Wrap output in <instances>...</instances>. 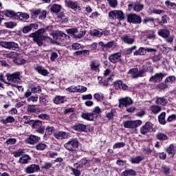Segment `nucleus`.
Listing matches in <instances>:
<instances>
[{
	"label": "nucleus",
	"mask_w": 176,
	"mask_h": 176,
	"mask_svg": "<svg viewBox=\"0 0 176 176\" xmlns=\"http://www.w3.org/2000/svg\"><path fill=\"white\" fill-rule=\"evenodd\" d=\"M79 146V142L77 139H72L67 143L64 144V147L67 149V151H76L77 148Z\"/></svg>",
	"instance_id": "1"
},
{
	"label": "nucleus",
	"mask_w": 176,
	"mask_h": 176,
	"mask_svg": "<svg viewBox=\"0 0 176 176\" xmlns=\"http://www.w3.org/2000/svg\"><path fill=\"white\" fill-rule=\"evenodd\" d=\"M140 134L143 135H146L148 133H152V131H153V124L151 122H146L145 124L140 128Z\"/></svg>",
	"instance_id": "2"
},
{
	"label": "nucleus",
	"mask_w": 176,
	"mask_h": 176,
	"mask_svg": "<svg viewBox=\"0 0 176 176\" xmlns=\"http://www.w3.org/2000/svg\"><path fill=\"white\" fill-rule=\"evenodd\" d=\"M123 124L125 129H135L136 127H138L142 124V121L140 120L135 121H124Z\"/></svg>",
	"instance_id": "3"
},
{
	"label": "nucleus",
	"mask_w": 176,
	"mask_h": 176,
	"mask_svg": "<svg viewBox=\"0 0 176 176\" xmlns=\"http://www.w3.org/2000/svg\"><path fill=\"white\" fill-rule=\"evenodd\" d=\"M41 171V167L38 164H32L24 168V173L26 174H34Z\"/></svg>",
	"instance_id": "4"
},
{
	"label": "nucleus",
	"mask_w": 176,
	"mask_h": 176,
	"mask_svg": "<svg viewBox=\"0 0 176 176\" xmlns=\"http://www.w3.org/2000/svg\"><path fill=\"white\" fill-rule=\"evenodd\" d=\"M126 17L128 23H133V24H141L142 21L141 16L135 14H129Z\"/></svg>",
	"instance_id": "5"
},
{
	"label": "nucleus",
	"mask_w": 176,
	"mask_h": 176,
	"mask_svg": "<svg viewBox=\"0 0 176 176\" xmlns=\"http://www.w3.org/2000/svg\"><path fill=\"white\" fill-rule=\"evenodd\" d=\"M7 80L12 82V83H19L20 82V72H16L14 74H6Z\"/></svg>",
	"instance_id": "6"
},
{
	"label": "nucleus",
	"mask_w": 176,
	"mask_h": 176,
	"mask_svg": "<svg viewBox=\"0 0 176 176\" xmlns=\"http://www.w3.org/2000/svg\"><path fill=\"white\" fill-rule=\"evenodd\" d=\"M109 17L118 19L120 21L124 20V14L122 10H114L109 13Z\"/></svg>",
	"instance_id": "7"
},
{
	"label": "nucleus",
	"mask_w": 176,
	"mask_h": 176,
	"mask_svg": "<svg viewBox=\"0 0 176 176\" xmlns=\"http://www.w3.org/2000/svg\"><path fill=\"white\" fill-rule=\"evenodd\" d=\"M32 127L33 129H36V133H38L39 134L45 133V127L42 125V122L39 120L34 121Z\"/></svg>",
	"instance_id": "8"
},
{
	"label": "nucleus",
	"mask_w": 176,
	"mask_h": 176,
	"mask_svg": "<svg viewBox=\"0 0 176 176\" xmlns=\"http://www.w3.org/2000/svg\"><path fill=\"white\" fill-rule=\"evenodd\" d=\"M167 76L166 73H157L154 76L150 78V82H153V83H159L163 80V78Z\"/></svg>",
	"instance_id": "9"
},
{
	"label": "nucleus",
	"mask_w": 176,
	"mask_h": 176,
	"mask_svg": "<svg viewBox=\"0 0 176 176\" xmlns=\"http://www.w3.org/2000/svg\"><path fill=\"white\" fill-rule=\"evenodd\" d=\"M128 8L129 10L133 9L135 12H141V10L144 9V5L141 4L140 2L129 3L128 4Z\"/></svg>",
	"instance_id": "10"
},
{
	"label": "nucleus",
	"mask_w": 176,
	"mask_h": 176,
	"mask_svg": "<svg viewBox=\"0 0 176 176\" xmlns=\"http://www.w3.org/2000/svg\"><path fill=\"white\" fill-rule=\"evenodd\" d=\"M0 45L6 49H12L14 50L19 49V44L14 42L2 41L0 43Z\"/></svg>",
	"instance_id": "11"
},
{
	"label": "nucleus",
	"mask_w": 176,
	"mask_h": 176,
	"mask_svg": "<svg viewBox=\"0 0 176 176\" xmlns=\"http://www.w3.org/2000/svg\"><path fill=\"white\" fill-rule=\"evenodd\" d=\"M54 137L56 140H67L71 137V134L65 131H58L54 133Z\"/></svg>",
	"instance_id": "12"
},
{
	"label": "nucleus",
	"mask_w": 176,
	"mask_h": 176,
	"mask_svg": "<svg viewBox=\"0 0 176 176\" xmlns=\"http://www.w3.org/2000/svg\"><path fill=\"white\" fill-rule=\"evenodd\" d=\"M144 72H145V71L142 69L138 70V68H134V69H130L129 72V74H130L132 78H141V76L144 75Z\"/></svg>",
	"instance_id": "13"
},
{
	"label": "nucleus",
	"mask_w": 176,
	"mask_h": 176,
	"mask_svg": "<svg viewBox=\"0 0 176 176\" xmlns=\"http://www.w3.org/2000/svg\"><path fill=\"white\" fill-rule=\"evenodd\" d=\"M52 36L55 42H61V41H64L65 38H69L67 34L61 32L53 33Z\"/></svg>",
	"instance_id": "14"
},
{
	"label": "nucleus",
	"mask_w": 176,
	"mask_h": 176,
	"mask_svg": "<svg viewBox=\"0 0 176 176\" xmlns=\"http://www.w3.org/2000/svg\"><path fill=\"white\" fill-rule=\"evenodd\" d=\"M119 107L123 108V107H129V105H131L133 104V100L129 97L124 98L119 101Z\"/></svg>",
	"instance_id": "15"
},
{
	"label": "nucleus",
	"mask_w": 176,
	"mask_h": 176,
	"mask_svg": "<svg viewBox=\"0 0 176 176\" xmlns=\"http://www.w3.org/2000/svg\"><path fill=\"white\" fill-rule=\"evenodd\" d=\"M120 57H122V54L120 52H118L113 54H111L109 56V60L113 64H115L120 60Z\"/></svg>",
	"instance_id": "16"
},
{
	"label": "nucleus",
	"mask_w": 176,
	"mask_h": 176,
	"mask_svg": "<svg viewBox=\"0 0 176 176\" xmlns=\"http://www.w3.org/2000/svg\"><path fill=\"white\" fill-rule=\"evenodd\" d=\"M39 140H41V138L32 135L28 138L26 140L27 144H30V145H34L36 144L37 142H39Z\"/></svg>",
	"instance_id": "17"
},
{
	"label": "nucleus",
	"mask_w": 176,
	"mask_h": 176,
	"mask_svg": "<svg viewBox=\"0 0 176 176\" xmlns=\"http://www.w3.org/2000/svg\"><path fill=\"white\" fill-rule=\"evenodd\" d=\"M65 6L67 8H69L70 9H73L74 10H76L77 9H80V7L78 6V3L72 1L65 0Z\"/></svg>",
	"instance_id": "18"
},
{
	"label": "nucleus",
	"mask_w": 176,
	"mask_h": 176,
	"mask_svg": "<svg viewBox=\"0 0 176 176\" xmlns=\"http://www.w3.org/2000/svg\"><path fill=\"white\" fill-rule=\"evenodd\" d=\"M3 14L6 17H14L15 19H19V14L14 12V11L10 10H6L3 12Z\"/></svg>",
	"instance_id": "19"
},
{
	"label": "nucleus",
	"mask_w": 176,
	"mask_h": 176,
	"mask_svg": "<svg viewBox=\"0 0 176 176\" xmlns=\"http://www.w3.org/2000/svg\"><path fill=\"white\" fill-rule=\"evenodd\" d=\"M113 86L116 89H126L129 87L127 85L123 83V81L118 80L113 82Z\"/></svg>",
	"instance_id": "20"
},
{
	"label": "nucleus",
	"mask_w": 176,
	"mask_h": 176,
	"mask_svg": "<svg viewBox=\"0 0 176 176\" xmlns=\"http://www.w3.org/2000/svg\"><path fill=\"white\" fill-rule=\"evenodd\" d=\"M14 63L17 64V65H21L23 64H25V60L23 58V56L21 54H16L15 59H14Z\"/></svg>",
	"instance_id": "21"
},
{
	"label": "nucleus",
	"mask_w": 176,
	"mask_h": 176,
	"mask_svg": "<svg viewBox=\"0 0 176 176\" xmlns=\"http://www.w3.org/2000/svg\"><path fill=\"white\" fill-rule=\"evenodd\" d=\"M53 101L54 104H56L57 105H58V104H64V102L67 101V99L65 96H58L55 97V98H54Z\"/></svg>",
	"instance_id": "22"
},
{
	"label": "nucleus",
	"mask_w": 176,
	"mask_h": 176,
	"mask_svg": "<svg viewBox=\"0 0 176 176\" xmlns=\"http://www.w3.org/2000/svg\"><path fill=\"white\" fill-rule=\"evenodd\" d=\"M81 118L85 120H94V114L91 113H82L81 114Z\"/></svg>",
	"instance_id": "23"
},
{
	"label": "nucleus",
	"mask_w": 176,
	"mask_h": 176,
	"mask_svg": "<svg viewBox=\"0 0 176 176\" xmlns=\"http://www.w3.org/2000/svg\"><path fill=\"white\" fill-rule=\"evenodd\" d=\"M34 69L38 74L43 75V76H46V75H49V72L45 69H43L42 66H37Z\"/></svg>",
	"instance_id": "24"
},
{
	"label": "nucleus",
	"mask_w": 176,
	"mask_h": 176,
	"mask_svg": "<svg viewBox=\"0 0 176 176\" xmlns=\"http://www.w3.org/2000/svg\"><path fill=\"white\" fill-rule=\"evenodd\" d=\"M158 35L162 38H167L168 36H170V31L166 29L160 30H158Z\"/></svg>",
	"instance_id": "25"
},
{
	"label": "nucleus",
	"mask_w": 176,
	"mask_h": 176,
	"mask_svg": "<svg viewBox=\"0 0 176 176\" xmlns=\"http://www.w3.org/2000/svg\"><path fill=\"white\" fill-rule=\"evenodd\" d=\"M27 111L30 113H38V112H41V109L37 108L36 105H29Z\"/></svg>",
	"instance_id": "26"
},
{
	"label": "nucleus",
	"mask_w": 176,
	"mask_h": 176,
	"mask_svg": "<svg viewBox=\"0 0 176 176\" xmlns=\"http://www.w3.org/2000/svg\"><path fill=\"white\" fill-rule=\"evenodd\" d=\"M43 33H45V29L41 28V29L38 30V31L30 34L29 35V36H36H36H38L41 38H45V36H43V35H42V34H43Z\"/></svg>",
	"instance_id": "27"
},
{
	"label": "nucleus",
	"mask_w": 176,
	"mask_h": 176,
	"mask_svg": "<svg viewBox=\"0 0 176 176\" xmlns=\"http://www.w3.org/2000/svg\"><path fill=\"white\" fill-rule=\"evenodd\" d=\"M143 160L144 157L138 156L135 157L131 158L130 162L131 163H132V164H140V162H142Z\"/></svg>",
	"instance_id": "28"
},
{
	"label": "nucleus",
	"mask_w": 176,
	"mask_h": 176,
	"mask_svg": "<svg viewBox=\"0 0 176 176\" xmlns=\"http://www.w3.org/2000/svg\"><path fill=\"white\" fill-rule=\"evenodd\" d=\"M28 160H31V157H30V155H25L19 159V163L21 164H28Z\"/></svg>",
	"instance_id": "29"
},
{
	"label": "nucleus",
	"mask_w": 176,
	"mask_h": 176,
	"mask_svg": "<svg viewBox=\"0 0 176 176\" xmlns=\"http://www.w3.org/2000/svg\"><path fill=\"white\" fill-rule=\"evenodd\" d=\"M74 130H76V131H85L86 130V125L83 124H78L74 125Z\"/></svg>",
	"instance_id": "30"
},
{
	"label": "nucleus",
	"mask_w": 176,
	"mask_h": 176,
	"mask_svg": "<svg viewBox=\"0 0 176 176\" xmlns=\"http://www.w3.org/2000/svg\"><path fill=\"white\" fill-rule=\"evenodd\" d=\"M30 38H33L34 42H36L38 46H42V45H43V43L42 42V41H43L45 38L40 37L39 36H30Z\"/></svg>",
	"instance_id": "31"
},
{
	"label": "nucleus",
	"mask_w": 176,
	"mask_h": 176,
	"mask_svg": "<svg viewBox=\"0 0 176 176\" xmlns=\"http://www.w3.org/2000/svg\"><path fill=\"white\" fill-rule=\"evenodd\" d=\"M134 56H145L146 54V48L140 47L138 51L134 52Z\"/></svg>",
	"instance_id": "32"
},
{
	"label": "nucleus",
	"mask_w": 176,
	"mask_h": 176,
	"mask_svg": "<svg viewBox=\"0 0 176 176\" xmlns=\"http://www.w3.org/2000/svg\"><path fill=\"white\" fill-rule=\"evenodd\" d=\"M14 118L12 116H8L6 119H1V122L3 124H8V123H14Z\"/></svg>",
	"instance_id": "33"
},
{
	"label": "nucleus",
	"mask_w": 176,
	"mask_h": 176,
	"mask_svg": "<svg viewBox=\"0 0 176 176\" xmlns=\"http://www.w3.org/2000/svg\"><path fill=\"white\" fill-rule=\"evenodd\" d=\"M166 152L168 155H170L171 157H174V155L175 153V148H174V145L170 144L167 148Z\"/></svg>",
	"instance_id": "34"
},
{
	"label": "nucleus",
	"mask_w": 176,
	"mask_h": 176,
	"mask_svg": "<svg viewBox=\"0 0 176 176\" xmlns=\"http://www.w3.org/2000/svg\"><path fill=\"white\" fill-rule=\"evenodd\" d=\"M113 116H116V109H111L110 112L106 113V118H107L109 120L113 119Z\"/></svg>",
	"instance_id": "35"
},
{
	"label": "nucleus",
	"mask_w": 176,
	"mask_h": 176,
	"mask_svg": "<svg viewBox=\"0 0 176 176\" xmlns=\"http://www.w3.org/2000/svg\"><path fill=\"white\" fill-rule=\"evenodd\" d=\"M122 40L125 43H128L129 45H132V43H134V38H131L129 37V36H123L122 37Z\"/></svg>",
	"instance_id": "36"
},
{
	"label": "nucleus",
	"mask_w": 176,
	"mask_h": 176,
	"mask_svg": "<svg viewBox=\"0 0 176 176\" xmlns=\"http://www.w3.org/2000/svg\"><path fill=\"white\" fill-rule=\"evenodd\" d=\"M166 112H162L159 116H158V120L159 122L161 124H166Z\"/></svg>",
	"instance_id": "37"
},
{
	"label": "nucleus",
	"mask_w": 176,
	"mask_h": 176,
	"mask_svg": "<svg viewBox=\"0 0 176 176\" xmlns=\"http://www.w3.org/2000/svg\"><path fill=\"white\" fill-rule=\"evenodd\" d=\"M157 140H159L160 141H165V140H168L167 135L163 133H158L156 135Z\"/></svg>",
	"instance_id": "38"
},
{
	"label": "nucleus",
	"mask_w": 176,
	"mask_h": 176,
	"mask_svg": "<svg viewBox=\"0 0 176 176\" xmlns=\"http://www.w3.org/2000/svg\"><path fill=\"white\" fill-rule=\"evenodd\" d=\"M150 108L153 113H155V114L159 113V112L162 111V107L157 105H153Z\"/></svg>",
	"instance_id": "39"
},
{
	"label": "nucleus",
	"mask_w": 176,
	"mask_h": 176,
	"mask_svg": "<svg viewBox=\"0 0 176 176\" xmlns=\"http://www.w3.org/2000/svg\"><path fill=\"white\" fill-rule=\"evenodd\" d=\"M50 10L54 13H58V12L61 10V6L58 4H54Z\"/></svg>",
	"instance_id": "40"
},
{
	"label": "nucleus",
	"mask_w": 176,
	"mask_h": 176,
	"mask_svg": "<svg viewBox=\"0 0 176 176\" xmlns=\"http://www.w3.org/2000/svg\"><path fill=\"white\" fill-rule=\"evenodd\" d=\"M67 91L69 93H85L86 91V89H67Z\"/></svg>",
	"instance_id": "41"
},
{
	"label": "nucleus",
	"mask_w": 176,
	"mask_h": 176,
	"mask_svg": "<svg viewBox=\"0 0 176 176\" xmlns=\"http://www.w3.org/2000/svg\"><path fill=\"white\" fill-rule=\"evenodd\" d=\"M161 171L164 175H168L170 174V167L166 165H162L161 167Z\"/></svg>",
	"instance_id": "42"
},
{
	"label": "nucleus",
	"mask_w": 176,
	"mask_h": 176,
	"mask_svg": "<svg viewBox=\"0 0 176 176\" xmlns=\"http://www.w3.org/2000/svg\"><path fill=\"white\" fill-rule=\"evenodd\" d=\"M18 19L19 20H28L30 16L25 13L18 12Z\"/></svg>",
	"instance_id": "43"
},
{
	"label": "nucleus",
	"mask_w": 176,
	"mask_h": 176,
	"mask_svg": "<svg viewBox=\"0 0 176 176\" xmlns=\"http://www.w3.org/2000/svg\"><path fill=\"white\" fill-rule=\"evenodd\" d=\"M47 148V145L45 143H39L37 145H36V149L37 151H45Z\"/></svg>",
	"instance_id": "44"
},
{
	"label": "nucleus",
	"mask_w": 176,
	"mask_h": 176,
	"mask_svg": "<svg viewBox=\"0 0 176 176\" xmlns=\"http://www.w3.org/2000/svg\"><path fill=\"white\" fill-rule=\"evenodd\" d=\"M50 60L53 63L58 58V54L57 52H53L52 50H50Z\"/></svg>",
	"instance_id": "45"
},
{
	"label": "nucleus",
	"mask_w": 176,
	"mask_h": 176,
	"mask_svg": "<svg viewBox=\"0 0 176 176\" xmlns=\"http://www.w3.org/2000/svg\"><path fill=\"white\" fill-rule=\"evenodd\" d=\"M126 146V144L123 142L115 143L113 146V149H118L119 148H123Z\"/></svg>",
	"instance_id": "46"
},
{
	"label": "nucleus",
	"mask_w": 176,
	"mask_h": 176,
	"mask_svg": "<svg viewBox=\"0 0 176 176\" xmlns=\"http://www.w3.org/2000/svg\"><path fill=\"white\" fill-rule=\"evenodd\" d=\"M54 132V127H53V126H47L45 128V133H46L48 135H52Z\"/></svg>",
	"instance_id": "47"
},
{
	"label": "nucleus",
	"mask_w": 176,
	"mask_h": 176,
	"mask_svg": "<svg viewBox=\"0 0 176 176\" xmlns=\"http://www.w3.org/2000/svg\"><path fill=\"white\" fill-rule=\"evenodd\" d=\"M17 53L12 52H10L8 54H6V58H12L13 60L16 59V57H17Z\"/></svg>",
	"instance_id": "48"
},
{
	"label": "nucleus",
	"mask_w": 176,
	"mask_h": 176,
	"mask_svg": "<svg viewBox=\"0 0 176 176\" xmlns=\"http://www.w3.org/2000/svg\"><path fill=\"white\" fill-rule=\"evenodd\" d=\"M4 25L5 27H6V28H14V27H16V25H17V23L10 21L5 23Z\"/></svg>",
	"instance_id": "49"
},
{
	"label": "nucleus",
	"mask_w": 176,
	"mask_h": 176,
	"mask_svg": "<svg viewBox=\"0 0 176 176\" xmlns=\"http://www.w3.org/2000/svg\"><path fill=\"white\" fill-rule=\"evenodd\" d=\"M173 82H175V76H168L164 80L165 83H173Z\"/></svg>",
	"instance_id": "50"
},
{
	"label": "nucleus",
	"mask_w": 176,
	"mask_h": 176,
	"mask_svg": "<svg viewBox=\"0 0 176 176\" xmlns=\"http://www.w3.org/2000/svg\"><path fill=\"white\" fill-rule=\"evenodd\" d=\"M166 102H167V100L163 98H158L156 101V103L160 105H166Z\"/></svg>",
	"instance_id": "51"
},
{
	"label": "nucleus",
	"mask_w": 176,
	"mask_h": 176,
	"mask_svg": "<svg viewBox=\"0 0 176 176\" xmlns=\"http://www.w3.org/2000/svg\"><path fill=\"white\" fill-rule=\"evenodd\" d=\"M94 97L96 100H97V101H102L104 100V95H101L98 93L95 94L94 95Z\"/></svg>",
	"instance_id": "52"
},
{
	"label": "nucleus",
	"mask_w": 176,
	"mask_h": 176,
	"mask_svg": "<svg viewBox=\"0 0 176 176\" xmlns=\"http://www.w3.org/2000/svg\"><path fill=\"white\" fill-rule=\"evenodd\" d=\"M153 13H154L155 14H162V13H164V10L159 9H153L149 13V14H152Z\"/></svg>",
	"instance_id": "53"
},
{
	"label": "nucleus",
	"mask_w": 176,
	"mask_h": 176,
	"mask_svg": "<svg viewBox=\"0 0 176 176\" xmlns=\"http://www.w3.org/2000/svg\"><path fill=\"white\" fill-rule=\"evenodd\" d=\"M23 119L25 120L24 121L25 124H31V123H32V120H31V117L30 116H24L23 117Z\"/></svg>",
	"instance_id": "54"
},
{
	"label": "nucleus",
	"mask_w": 176,
	"mask_h": 176,
	"mask_svg": "<svg viewBox=\"0 0 176 176\" xmlns=\"http://www.w3.org/2000/svg\"><path fill=\"white\" fill-rule=\"evenodd\" d=\"M53 166V164L52 162H45L42 168L44 170H49V168H52V166Z\"/></svg>",
	"instance_id": "55"
},
{
	"label": "nucleus",
	"mask_w": 176,
	"mask_h": 176,
	"mask_svg": "<svg viewBox=\"0 0 176 176\" xmlns=\"http://www.w3.org/2000/svg\"><path fill=\"white\" fill-rule=\"evenodd\" d=\"M91 35H92L93 36H102L101 32H100V31H98V30H94L91 31Z\"/></svg>",
	"instance_id": "56"
},
{
	"label": "nucleus",
	"mask_w": 176,
	"mask_h": 176,
	"mask_svg": "<svg viewBox=\"0 0 176 176\" xmlns=\"http://www.w3.org/2000/svg\"><path fill=\"white\" fill-rule=\"evenodd\" d=\"M99 67L100 65L96 63L95 62H92L91 64V69H92V71H98Z\"/></svg>",
	"instance_id": "57"
},
{
	"label": "nucleus",
	"mask_w": 176,
	"mask_h": 176,
	"mask_svg": "<svg viewBox=\"0 0 176 176\" xmlns=\"http://www.w3.org/2000/svg\"><path fill=\"white\" fill-rule=\"evenodd\" d=\"M165 4H166V6H167V8H169V9H174L176 7L175 3H171L170 1H166Z\"/></svg>",
	"instance_id": "58"
},
{
	"label": "nucleus",
	"mask_w": 176,
	"mask_h": 176,
	"mask_svg": "<svg viewBox=\"0 0 176 176\" xmlns=\"http://www.w3.org/2000/svg\"><path fill=\"white\" fill-rule=\"evenodd\" d=\"M142 151L145 155H151L152 153V150L149 147H144Z\"/></svg>",
	"instance_id": "59"
},
{
	"label": "nucleus",
	"mask_w": 176,
	"mask_h": 176,
	"mask_svg": "<svg viewBox=\"0 0 176 176\" xmlns=\"http://www.w3.org/2000/svg\"><path fill=\"white\" fill-rule=\"evenodd\" d=\"M103 47H108L109 49H111V47H115V42L114 41H110L107 43V44H104Z\"/></svg>",
	"instance_id": "60"
},
{
	"label": "nucleus",
	"mask_w": 176,
	"mask_h": 176,
	"mask_svg": "<svg viewBox=\"0 0 176 176\" xmlns=\"http://www.w3.org/2000/svg\"><path fill=\"white\" fill-rule=\"evenodd\" d=\"M41 14V10H35L32 11V19H36V16Z\"/></svg>",
	"instance_id": "61"
},
{
	"label": "nucleus",
	"mask_w": 176,
	"mask_h": 176,
	"mask_svg": "<svg viewBox=\"0 0 176 176\" xmlns=\"http://www.w3.org/2000/svg\"><path fill=\"white\" fill-rule=\"evenodd\" d=\"M24 153V151L22 149H19L17 151H15L13 153V155L14 157H20L21 155H23Z\"/></svg>",
	"instance_id": "62"
},
{
	"label": "nucleus",
	"mask_w": 176,
	"mask_h": 176,
	"mask_svg": "<svg viewBox=\"0 0 176 176\" xmlns=\"http://www.w3.org/2000/svg\"><path fill=\"white\" fill-rule=\"evenodd\" d=\"M107 2H109L111 8H115L118 6V0H107Z\"/></svg>",
	"instance_id": "63"
},
{
	"label": "nucleus",
	"mask_w": 176,
	"mask_h": 176,
	"mask_svg": "<svg viewBox=\"0 0 176 176\" xmlns=\"http://www.w3.org/2000/svg\"><path fill=\"white\" fill-rule=\"evenodd\" d=\"M70 170H72L74 175H75V176H80V170H78L75 168H72V167L70 168Z\"/></svg>",
	"instance_id": "64"
}]
</instances>
